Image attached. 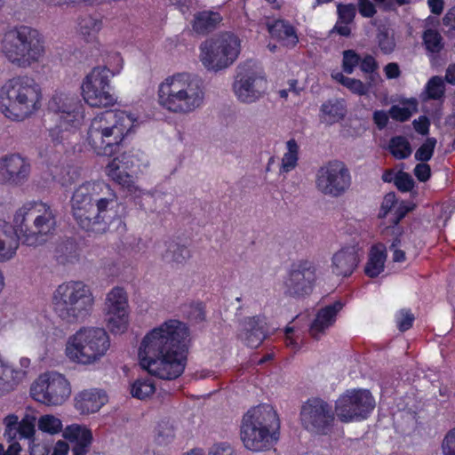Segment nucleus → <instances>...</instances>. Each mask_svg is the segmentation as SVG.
Wrapping results in <instances>:
<instances>
[{
  "label": "nucleus",
  "instance_id": "1",
  "mask_svg": "<svg viewBox=\"0 0 455 455\" xmlns=\"http://www.w3.org/2000/svg\"><path fill=\"white\" fill-rule=\"evenodd\" d=\"M188 336V328L182 322L176 319L164 321L141 339L138 350L140 365L158 379H178L187 365Z\"/></svg>",
  "mask_w": 455,
  "mask_h": 455
},
{
  "label": "nucleus",
  "instance_id": "2",
  "mask_svg": "<svg viewBox=\"0 0 455 455\" xmlns=\"http://www.w3.org/2000/svg\"><path fill=\"white\" fill-rule=\"evenodd\" d=\"M57 213L46 203L28 201L19 208L12 224L0 220V262L12 259L20 241L27 246H38L47 242L55 233Z\"/></svg>",
  "mask_w": 455,
  "mask_h": 455
},
{
  "label": "nucleus",
  "instance_id": "3",
  "mask_svg": "<svg viewBox=\"0 0 455 455\" xmlns=\"http://www.w3.org/2000/svg\"><path fill=\"white\" fill-rule=\"evenodd\" d=\"M72 215L77 225L87 232L105 233L116 223H125L114 210L118 205L114 189L104 181H87L76 188L70 200Z\"/></svg>",
  "mask_w": 455,
  "mask_h": 455
},
{
  "label": "nucleus",
  "instance_id": "4",
  "mask_svg": "<svg viewBox=\"0 0 455 455\" xmlns=\"http://www.w3.org/2000/svg\"><path fill=\"white\" fill-rule=\"evenodd\" d=\"M48 110L59 116L57 125L49 130V136L55 149L50 150L49 147H46L40 150L39 155L52 178L56 179L57 171H53L52 167L58 169L64 151L63 142L68 139L69 134L75 133L81 127L84 119V108L77 96L55 92L48 102Z\"/></svg>",
  "mask_w": 455,
  "mask_h": 455
},
{
  "label": "nucleus",
  "instance_id": "5",
  "mask_svg": "<svg viewBox=\"0 0 455 455\" xmlns=\"http://www.w3.org/2000/svg\"><path fill=\"white\" fill-rule=\"evenodd\" d=\"M138 125V118L130 112L106 110L91 121L86 141L98 156H111L120 150L125 137Z\"/></svg>",
  "mask_w": 455,
  "mask_h": 455
},
{
  "label": "nucleus",
  "instance_id": "6",
  "mask_svg": "<svg viewBox=\"0 0 455 455\" xmlns=\"http://www.w3.org/2000/svg\"><path fill=\"white\" fill-rule=\"evenodd\" d=\"M42 100L40 84L28 76L10 78L0 88V110L12 121L30 117L40 109Z\"/></svg>",
  "mask_w": 455,
  "mask_h": 455
},
{
  "label": "nucleus",
  "instance_id": "7",
  "mask_svg": "<svg viewBox=\"0 0 455 455\" xmlns=\"http://www.w3.org/2000/svg\"><path fill=\"white\" fill-rule=\"evenodd\" d=\"M280 420L269 404H259L243 416L240 435L246 449L253 451L269 450L279 439Z\"/></svg>",
  "mask_w": 455,
  "mask_h": 455
},
{
  "label": "nucleus",
  "instance_id": "8",
  "mask_svg": "<svg viewBox=\"0 0 455 455\" xmlns=\"http://www.w3.org/2000/svg\"><path fill=\"white\" fill-rule=\"evenodd\" d=\"M204 98L202 81L188 73L165 79L158 91L160 105L170 112L188 114L199 108Z\"/></svg>",
  "mask_w": 455,
  "mask_h": 455
},
{
  "label": "nucleus",
  "instance_id": "9",
  "mask_svg": "<svg viewBox=\"0 0 455 455\" xmlns=\"http://www.w3.org/2000/svg\"><path fill=\"white\" fill-rule=\"evenodd\" d=\"M44 40L36 28L18 25L4 34L2 52L13 66L27 68L39 62L44 54Z\"/></svg>",
  "mask_w": 455,
  "mask_h": 455
},
{
  "label": "nucleus",
  "instance_id": "10",
  "mask_svg": "<svg viewBox=\"0 0 455 455\" xmlns=\"http://www.w3.org/2000/svg\"><path fill=\"white\" fill-rule=\"evenodd\" d=\"M94 297L82 281H68L60 284L52 296L55 313L68 323L84 321L92 311Z\"/></svg>",
  "mask_w": 455,
  "mask_h": 455
},
{
  "label": "nucleus",
  "instance_id": "11",
  "mask_svg": "<svg viewBox=\"0 0 455 455\" xmlns=\"http://www.w3.org/2000/svg\"><path fill=\"white\" fill-rule=\"evenodd\" d=\"M109 347V336L103 328L83 327L68 338L65 352L70 361L88 365L103 357Z\"/></svg>",
  "mask_w": 455,
  "mask_h": 455
},
{
  "label": "nucleus",
  "instance_id": "12",
  "mask_svg": "<svg viewBox=\"0 0 455 455\" xmlns=\"http://www.w3.org/2000/svg\"><path fill=\"white\" fill-rule=\"evenodd\" d=\"M118 62L116 72L111 71L107 66L95 67L84 77L81 89L84 101L96 108H107L113 106L116 98L112 92L110 78L123 68V59L120 53L116 52L113 56Z\"/></svg>",
  "mask_w": 455,
  "mask_h": 455
},
{
  "label": "nucleus",
  "instance_id": "13",
  "mask_svg": "<svg viewBox=\"0 0 455 455\" xmlns=\"http://www.w3.org/2000/svg\"><path fill=\"white\" fill-rule=\"evenodd\" d=\"M201 61L209 70H221L232 65L240 53V40L230 32L205 41L201 47Z\"/></svg>",
  "mask_w": 455,
  "mask_h": 455
},
{
  "label": "nucleus",
  "instance_id": "14",
  "mask_svg": "<svg viewBox=\"0 0 455 455\" xmlns=\"http://www.w3.org/2000/svg\"><path fill=\"white\" fill-rule=\"evenodd\" d=\"M71 395V385L63 374L47 371L40 374L30 387L31 397L47 406L63 404Z\"/></svg>",
  "mask_w": 455,
  "mask_h": 455
},
{
  "label": "nucleus",
  "instance_id": "15",
  "mask_svg": "<svg viewBox=\"0 0 455 455\" xmlns=\"http://www.w3.org/2000/svg\"><path fill=\"white\" fill-rule=\"evenodd\" d=\"M375 408V399L367 389H347L335 403V413L344 423L366 419Z\"/></svg>",
  "mask_w": 455,
  "mask_h": 455
},
{
  "label": "nucleus",
  "instance_id": "16",
  "mask_svg": "<svg viewBox=\"0 0 455 455\" xmlns=\"http://www.w3.org/2000/svg\"><path fill=\"white\" fill-rule=\"evenodd\" d=\"M334 419L332 406L321 398H309L301 407V424L309 432L327 435L332 428Z\"/></svg>",
  "mask_w": 455,
  "mask_h": 455
},
{
  "label": "nucleus",
  "instance_id": "17",
  "mask_svg": "<svg viewBox=\"0 0 455 455\" xmlns=\"http://www.w3.org/2000/svg\"><path fill=\"white\" fill-rule=\"evenodd\" d=\"M316 267L307 259L293 262L284 280L285 294L296 299L309 296L316 283Z\"/></svg>",
  "mask_w": 455,
  "mask_h": 455
},
{
  "label": "nucleus",
  "instance_id": "18",
  "mask_svg": "<svg viewBox=\"0 0 455 455\" xmlns=\"http://www.w3.org/2000/svg\"><path fill=\"white\" fill-rule=\"evenodd\" d=\"M315 184L323 194L339 196L350 187L349 170L342 161H329L318 170Z\"/></svg>",
  "mask_w": 455,
  "mask_h": 455
},
{
  "label": "nucleus",
  "instance_id": "19",
  "mask_svg": "<svg viewBox=\"0 0 455 455\" xmlns=\"http://www.w3.org/2000/svg\"><path fill=\"white\" fill-rule=\"evenodd\" d=\"M267 81L251 65H240L237 69L233 90L237 99L243 103L259 100L266 92Z\"/></svg>",
  "mask_w": 455,
  "mask_h": 455
},
{
  "label": "nucleus",
  "instance_id": "20",
  "mask_svg": "<svg viewBox=\"0 0 455 455\" xmlns=\"http://www.w3.org/2000/svg\"><path fill=\"white\" fill-rule=\"evenodd\" d=\"M107 326L114 333H124L128 328V299L124 288L114 287L107 295Z\"/></svg>",
  "mask_w": 455,
  "mask_h": 455
},
{
  "label": "nucleus",
  "instance_id": "21",
  "mask_svg": "<svg viewBox=\"0 0 455 455\" xmlns=\"http://www.w3.org/2000/svg\"><path fill=\"white\" fill-rule=\"evenodd\" d=\"M135 161L133 155L123 153L113 158L105 169L107 176L130 195L136 194L138 191L134 178Z\"/></svg>",
  "mask_w": 455,
  "mask_h": 455
},
{
  "label": "nucleus",
  "instance_id": "22",
  "mask_svg": "<svg viewBox=\"0 0 455 455\" xmlns=\"http://www.w3.org/2000/svg\"><path fill=\"white\" fill-rule=\"evenodd\" d=\"M29 161L20 154H9L0 158V182L12 186H21L30 175Z\"/></svg>",
  "mask_w": 455,
  "mask_h": 455
},
{
  "label": "nucleus",
  "instance_id": "23",
  "mask_svg": "<svg viewBox=\"0 0 455 455\" xmlns=\"http://www.w3.org/2000/svg\"><path fill=\"white\" fill-rule=\"evenodd\" d=\"M345 304L340 300L321 307L309 327V334L315 339H320L325 334L326 330L333 326L338 314L343 309Z\"/></svg>",
  "mask_w": 455,
  "mask_h": 455
},
{
  "label": "nucleus",
  "instance_id": "24",
  "mask_svg": "<svg viewBox=\"0 0 455 455\" xmlns=\"http://www.w3.org/2000/svg\"><path fill=\"white\" fill-rule=\"evenodd\" d=\"M36 419L29 415L19 420L15 414H9L4 419L5 426L4 435L8 442L13 440L30 439L36 433Z\"/></svg>",
  "mask_w": 455,
  "mask_h": 455
},
{
  "label": "nucleus",
  "instance_id": "25",
  "mask_svg": "<svg viewBox=\"0 0 455 455\" xmlns=\"http://www.w3.org/2000/svg\"><path fill=\"white\" fill-rule=\"evenodd\" d=\"M239 333L241 340L251 348H257L267 337V330L264 317L259 315L243 319Z\"/></svg>",
  "mask_w": 455,
  "mask_h": 455
},
{
  "label": "nucleus",
  "instance_id": "26",
  "mask_svg": "<svg viewBox=\"0 0 455 455\" xmlns=\"http://www.w3.org/2000/svg\"><path fill=\"white\" fill-rule=\"evenodd\" d=\"M359 263V256L355 247H344L335 252L331 259V270L337 276H350Z\"/></svg>",
  "mask_w": 455,
  "mask_h": 455
},
{
  "label": "nucleus",
  "instance_id": "27",
  "mask_svg": "<svg viewBox=\"0 0 455 455\" xmlns=\"http://www.w3.org/2000/svg\"><path fill=\"white\" fill-rule=\"evenodd\" d=\"M107 402L108 395L104 391L85 389L75 397V407L82 414H90L98 411Z\"/></svg>",
  "mask_w": 455,
  "mask_h": 455
},
{
  "label": "nucleus",
  "instance_id": "28",
  "mask_svg": "<svg viewBox=\"0 0 455 455\" xmlns=\"http://www.w3.org/2000/svg\"><path fill=\"white\" fill-rule=\"evenodd\" d=\"M267 26L271 37L278 41L283 46L294 48L298 44L297 30L289 20L276 19L267 23Z\"/></svg>",
  "mask_w": 455,
  "mask_h": 455
},
{
  "label": "nucleus",
  "instance_id": "29",
  "mask_svg": "<svg viewBox=\"0 0 455 455\" xmlns=\"http://www.w3.org/2000/svg\"><path fill=\"white\" fill-rule=\"evenodd\" d=\"M387 256V250L383 243L373 244L368 253L364 274L370 278L378 277L384 271Z\"/></svg>",
  "mask_w": 455,
  "mask_h": 455
},
{
  "label": "nucleus",
  "instance_id": "30",
  "mask_svg": "<svg viewBox=\"0 0 455 455\" xmlns=\"http://www.w3.org/2000/svg\"><path fill=\"white\" fill-rule=\"evenodd\" d=\"M103 27L101 19L86 14L78 20L77 28L82 39L86 43L97 44L98 35Z\"/></svg>",
  "mask_w": 455,
  "mask_h": 455
},
{
  "label": "nucleus",
  "instance_id": "31",
  "mask_svg": "<svg viewBox=\"0 0 455 455\" xmlns=\"http://www.w3.org/2000/svg\"><path fill=\"white\" fill-rule=\"evenodd\" d=\"M222 20L221 15L217 12L202 11L194 16L193 30L199 35H207L213 31Z\"/></svg>",
  "mask_w": 455,
  "mask_h": 455
},
{
  "label": "nucleus",
  "instance_id": "32",
  "mask_svg": "<svg viewBox=\"0 0 455 455\" xmlns=\"http://www.w3.org/2000/svg\"><path fill=\"white\" fill-rule=\"evenodd\" d=\"M413 210V205L410 203L402 201L396 204V206L393 209L391 213L390 222L392 226L387 228L392 229V233L395 235L394 236L390 248H395L401 243V236L403 233V228L400 227L399 222L410 212Z\"/></svg>",
  "mask_w": 455,
  "mask_h": 455
},
{
  "label": "nucleus",
  "instance_id": "33",
  "mask_svg": "<svg viewBox=\"0 0 455 455\" xmlns=\"http://www.w3.org/2000/svg\"><path fill=\"white\" fill-rule=\"evenodd\" d=\"M81 249L73 238H67L60 243L55 249V258L58 263L74 264L80 259Z\"/></svg>",
  "mask_w": 455,
  "mask_h": 455
},
{
  "label": "nucleus",
  "instance_id": "34",
  "mask_svg": "<svg viewBox=\"0 0 455 455\" xmlns=\"http://www.w3.org/2000/svg\"><path fill=\"white\" fill-rule=\"evenodd\" d=\"M320 111L323 121L329 124H333L345 117L347 107L344 100H328L322 104Z\"/></svg>",
  "mask_w": 455,
  "mask_h": 455
},
{
  "label": "nucleus",
  "instance_id": "35",
  "mask_svg": "<svg viewBox=\"0 0 455 455\" xmlns=\"http://www.w3.org/2000/svg\"><path fill=\"white\" fill-rule=\"evenodd\" d=\"M422 44L428 57L435 58L444 49V40L435 28H427L422 33Z\"/></svg>",
  "mask_w": 455,
  "mask_h": 455
},
{
  "label": "nucleus",
  "instance_id": "36",
  "mask_svg": "<svg viewBox=\"0 0 455 455\" xmlns=\"http://www.w3.org/2000/svg\"><path fill=\"white\" fill-rule=\"evenodd\" d=\"M21 372L12 368L0 360V395L13 390L18 385L19 375Z\"/></svg>",
  "mask_w": 455,
  "mask_h": 455
},
{
  "label": "nucleus",
  "instance_id": "37",
  "mask_svg": "<svg viewBox=\"0 0 455 455\" xmlns=\"http://www.w3.org/2000/svg\"><path fill=\"white\" fill-rule=\"evenodd\" d=\"M287 151L283 154L280 166V173H288L298 165L299 147L295 139L286 142Z\"/></svg>",
  "mask_w": 455,
  "mask_h": 455
},
{
  "label": "nucleus",
  "instance_id": "38",
  "mask_svg": "<svg viewBox=\"0 0 455 455\" xmlns=\"http://www.w3.org/2000/svg\"><path fill=\"white\" fill-rule=\"evenodd\" d=\"M166 244L167 249L163 255L164 260L183 264L190 258V251L185 245H180L174 241H168Z\"/></svg>",
  "mask_w": 455,
  "mask_h": 455
},
{
  "label": "nucleus",
  "instance_id": "39",
  "mask_svg": "<svg viewBox=\"0 0 455 455\" xmlns=\"http://www.w3.org/2000/svg\"><path fill=\"white\" fill-rule=\"evenodd\" d=\"M389 153L398 160L408 158L411 155V147L408 140L401 135L394 136L388 143Z\"/></svg>",
  "mask_w": 455,
  "mask_h": 455
},
{
  "label": "nucleus",
  "instance_id": "40",
  "mask_svg": "<svg viewBox=\"0 0 455 455\" xmlns=\"http://www.w3.org/2000/svg\"><path fill=\"white\" fill-rule=\"evenodd\" d=\"M156 391V384L154 380L149 378H140L136 379L131 387V394L133 397L140 400H144L153 395Z\"/></svg>",
  "mask_w": 455,
  "mask_h": 455
},
{
  "label": "nucleus",
  "instance_id": "41",
  "mask_svg": "<svg viewBox=\"0 0 455 455\" xmlns=\"http://www.w3.org/2000/svg\"><path fill=\"white\" fill-rule=\"evenodd\" d=\"M63 436L71 443H84V438L88 439V443L92 441L91 430L80 425H71L66 427Z\"/></svg>",
  "mask_w": 455,
  "mask_h": 455
},
{
  "label": "nucleus",
  "instance_id": "42",
  "mask_svg": "<svg viewBox=\"0 0 455 455\" xmlns=\"http://www.w3.org/2000/svg\"><path fill=\"white\" fill-rule=\"evenodd\" d=\"M427 98L438 100L444 96L445 85L443 78L438 76H432L426 84Z\"/></svg>",
  "mask_w": 455,
  "mask_h": 455
},
{
  "label": "nucleus",
  "instance_id": "43",
  "mask_svg": "<svg viewBox=\"0 0 455 455\" xmlns=\"http://www.w3.org/2000/svg\"><path fill=\"white\" fill-rule=\"evenodd\" d=\"M38 427L43 432L54 435L61 431L62 422L53 415H44L39 419Z\"/></svg>",
  "mask_w": 455,
  "mask_h": 455
},
{
  "label": "nucleus",
  "instance_id": "44",
  "mask_svg": "<svg viewBox=\"0 0 455 455\" xmlns=\"http://www.w3.org/2000/svg\"><path fill=\"white\" fill-rule=\"evenodd\" d=\"M342 56V70L350 75L359 66L361 57L355 50H345Z\"/></svg>",
  "mask_w": 455,
  "mask_h": 455
},
{
  "label": "nucleus",
  "instance_id": "45",
  "mask_svg": "<svg viewBox=\"0 0 455 455\" xmlns=\"http://www.w3.org/2000/svg\"><path fill=\"white\" fill-rule=\"evenodd\" d=\"M436 145L435 138H427L425 142L416 150L415 158L420 162L429 161L434 154Z\"/></svg>",
  "mask_w": 455,
  "mask_h": 455
},
{
  "label": "nucleus",
  "instance_id": "46",
  "mask_svg": "<svg viewBox=\"0 0 455 455\" xmlns=\"http://www.w3.org/2000/svg\"><path fill=\"white\" fill-rule=\"evenodd\" d=\"M414 320V315L411 309L407 308L401 309L395 316L397 328L402 332L410 330L413 325Z\"/></svg>",
  "mask_w": 455,
  "mask_h": 455
},
{
  "label": "nucleus",
  "instance_id": "47",
  "mask_svg": "<svg viewBox=\"0 0 455 455\" xmlns=\"http://www.w3.org/2000/svg\"><path fill=\"white\" fill-rule=\"evenodd\" d=\"M377 42L379 48L384 54H390L394 52L395 42L393 36H390L387 30H380L377 34Z\"/></svg>",
  "mask_w": 455,
  "mask_h": 455
},
{
  "label": "nucleus",
  "instance_id": "48",
  "mask_svg": "<svg viewBox=\"0 0 455 455\" xmlns=\"http://www.w3.org/2000/svg\"><path fill=\"white\" fill-rule=\"evenodd\" d=\"M398 204L395 193L389 192L383 197L380 209L378 213L379 219H385L387 216L393 212V209Z\"/></svg>",
  "mask_w": 455,
  "mask_h": 455
},
{
  "label": "nucleus",
  "instance_id": "49",
  "mask_svg": "<svg viewBox=\"0 0 455 455\" xmlns=\"http://www.w3.org/2000/svg\"><path fill=\"white\" fill-rule=\"evenodd\" d=\"M394 183L401 192H409L414 188V180L411 176L404 172H399L395 174Z\"/></svg>",
  "mask_w": 455,
  "mask_h": 455
},
{
  "label": "nucleus",
  "instance_id": "50",
  "mask_svg": "<svg viewBox=\"0 0 455 455\" xmlns=\"http://www.w3.org/2000/svg\"><path fill=\"white\" fill-rule=\"evenodd\" d=\"M339 20L343 23H350L355 16V7L352 4H339L337 7Z\"/></svg>",
  "mask_w": 455,
  "mask_h": 455
},
{
  "label": "nucleus",
  "instance_id": "51",
  "mask_svg": "<svg viewBox=\"0 0 455 455\" xmlns=\"http://www.w3.org/2000/svg\"><path fill=\"white\" fill-rule=\"evenodd\" d=\"M208 455H236V452L230 443L221 442L213 444L211 447Z\"/></svg>",
  "mask_w": 455,
  "mask_h": 455
},
{
  "label": "nucleus",
  "instance_id": "52",
  "mask_svg": "<svg viewBox=\"0 0 455 455\" xmlns=\"http://www.w3.org/2000/svg\"><path fill=\"white\" fill-rule=\"evenodd\" d=\"M442 448L443 455H455V427L445 435Z\"/></svg>",
  "mask_w": 455,
  "mask_h": 455
},
{
  "label": "nucleus",
  "instance_id": "53",
  "mask_svg": "<svg viewBox=\"0 0 455 455\" xmlns=\"http://www.w3.org/2000/svg\"><path fill=\"white\" fill-rule=\"evenodd\" d=\"M357 7L363 18H372L377 13V8L371 0H358Z\"/></svg>",
  "mask_w": 455,
  "mask_h": 455
},
{
  "label": "nucleus",
  "instance_id": "54",
  "mask_svg": "<svg viewBox=\"0 0 455 455\" xmlns=\"http://www.w3.org/2000/svg\"><path fill=\"white\" fill-rule=\"evenodd\" d=\"M359 68L363 73L371 74L376 72L379 65L373 56L367 54L361 58Z\"/></svg>",
  "mask_w": 455,
  "mask_h": 455
},
{
  "label": "nucleus",
  "instance_id": "55",
  "mask_svg": "<svg viewBox=\"0 0 455 455\" xmlns=\"http://www.w3.org/2000/svg\"><path fill=\"white\" fill-rule=\"evenodd\" d=\"M345 87L357 95H364L367 92L366 85L359 79L348 77Z\"/></svg>",
  "mask_w": 455,
  "mask_h": 455
},
{
  "label": "nucleus",
  "instance_id": "56",
  "mask_svg": "<svg viewBox=\"0 0 455 455\" xmlns=\"http://www.w3.org/2000/svg\"><path fill=\"white\" fill-rule=\"evenodd\" d=\"M414 175L420 182L427 181L431 177L430 166L426 162L418 164L414 168Z\"/></svg>",
  "mask_w": 455,
  "mask_h": 455
},
{
  "label": "nucleus",
  "instance_id": "57",
  "mask_svg": "<svg viewBox=\"0 0 455 455\" xmlns=\"http://www.w3.org/2000/svg\"><path fill=\"white\" fill-rule=\"evenodd\" d=\"M390 116L394 120L399 122H405L411 117V112L406 108H401L398 106L391 107L389 110Z\"/></svg>",
  "mask_w": 455,
  "mask_h": 455
},
{
  "label": "nucleus",
  "instance_id": "58",
  "mask_svg": "<svg viewBox=\"0 0 455 455\" xmlns=\"http://www.w3.org/2000/svg\"><path fill=\"white\" fill-rule=\"evenodd\" d=\"M415 131L421 135H427L429 132L430 122L426 116H420L412 122Z\"/></svg>",
  "mask_w": 455,
  "mask_h": 455
},
{
  "label": "nucleus",
  "instance_id": "59",
  "mask_svg": "<svg viewBox=\"0 0 455 455\" xmlns=\"http://www.w3.org/2000/svg\"><path fill=\"white\" fill-rule=\"evenodd\" d=\"M161 427H162V426L159 425L158 430H157L158 431L157 437H156V441L160 444L170 442L174 436L173 428L172 427L166 426V427L164 429L165 432L162 431L160 429Z\"/></svg>",
  "mask_w": 455,
  "mask_h": 455
},
{
  "label": "nucleus",
  "instance_id": "60",
  "mask_svg": "<svg viewBox=\"0 0 455 455\" xmlns=\"http://www.w3.org/2000/svg\"><path fill=\"white\" fill-rule=\"evenodd\" d=\"M374 124L379 130L384 129L388 123V116L384 110H376L373 113Z\"/></svg>",
  "mask_w": 455,
  "mask_h": 455
},
{
  "label": "nucleus",
  "instance_id": "61",
  "mask_svg": "<svg viewBox=\"0 0 455 455\" xmlns=\"http://www.w3.org/2000/svg\"><path fill=\"white\" fill-rule=\"evenodd\" d=\"M385 75L387 79H395L399 77L401 71L397 63L390 62L384 68Z\"/></svg>",
  "mask_w": 455,
  "mask_h": 455
},
{
  "label": "nucleus",
  "instance_id": "62",
  "mask_svg": "<svg viewBox=\"0 0 455 455\" xmlns=\"http://www.w3.org/2000/svg\"><path fill=\"white\" fill-rule=\"evenodd\" d=\"M92 443H88V439L84 438V443H72L73 455H85Z\"/></svg>",
  "mask_w": 455,
  "mask_h": 455
},
{
  "label": "nucleus",
  "instance_id": "63",
  "mask_svg": "<svg viewBox=\"0 0 455 455\" xmlns=\"http://www.w3.org/2000/svg\"><path fill=\"white\" fill-rule=\"evenodd\" d=\"M69 451L68 444L64 441H58L51 455H68Z\"/></svg>",
  "mask_w": 455,
  "mask_h": 455
},
{
  "label": "nucleus",
  "instance_id": "64",
  "mask_svg": "<svg viewBox=\"0 0 455 455\" xmlns=\"http://www.w3.org/2000/svg\"><path fill=\"white\" fill-rule=\"evenodd\" d=\"M444 26L449 27L451 29L455 30V9H451L443 18Z\"/></svg>",
  "mask_w": 455,
  "mask_h": 455
}]
</instances>
